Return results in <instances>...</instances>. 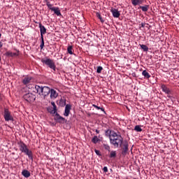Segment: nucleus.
<instances>
[{
  "mask_svg": "<svg viewBox=\"0 0 179 179\" xmlns=\"http://www.w3.org/2000/svg\"><path fill=\"white\" fill-rule=\"evenodd\" d=\"M109 157L110 159H113V158L117 157V151H114V150L111 151L110 155H109Z\"/></svg>",
  "mask_w": 179,
  "mask_h": 179,
  "instance_id": "25",
  "label": "nucleus"
},
{
  "mask_svg": "<svg viewBox=\"0 0 179 179\" xmlns=\"http://www.w3.org/2000/svg\"><path fill=\"white\" fill-rule=\"evenodd\" d=\"M71 107L72 106H71V104H66V105L64 113V117H69V113H71Z\"/></svg>",
  "mask_w": 179,
  "mask_h": 179,
  "instance_id": "10",
  "label": "nucleus"
},
{
  "mask_svg": "<svg viewBox=\"0 0 179 179\" xmlns=\"http://www.w3.org/2000/svg\"><path fill=\"white\" fill-rule=\"evenodd\" d=\"M101 71H103V67L99 66L96 67V73H101Z\"/></svg>",
  "mask_w": 179,
  "mask_h": 179,
  "instance_id": "31",
  "label": "nucleus"
},
{
  "mask_svg": "<svg viewBox=\"0 0 179 179\" xmlns=\"http://www.w3.org/2000/svg\"><path fill=\"white\" fill-rule=\"evenodd\" d=\"M52 10L54 12L57 16H61V10H59V8L58 7H55V8H52Z\"/></svg>",
  "mask_w": 179,
  "mask_h": 179,
  "instance_id": "17",
  "label": "nucleus"
},
{
  "mask_svg": "<svg viewBox=\"0 0 179 179\" xmlns=\"http://www.w3.org/2000/svg\"><path fill=\"white\" fill-rule=\"evenodd\" d=\"M41 38V45H40V47H41V50H43V48H44V37L42 36Z\"/></svg>",
  "mask_w": 179,
  "mask_h": 179,
  "instance_id": "30",
  "label": "nucleus"
},
{
  "mask_svg": "<svg viewBox=\"0 0 179 179\" xmlns=\"http://www.w3.org/2000/svg\"><path fill=\"white\" fill-rule=\"evenodd\" d=\"M95 153L97 155V156H101V154H100V150H95Z\"/></svg>",
  "mask_w": 179,
  "mask_h": 179,
  "instance_id": "38",
  "label": "nucleus"
},
{
  "mask_svg": "<svg viewBox=\"0 0 179 179\" xmlns=\"http://www.w3.org/2000/svg\"><path fill=\"white\" fill-rule=\"evenodd\" d=\"M0 101H2V94L0 92Z\"/></svg>",
  "mask_w": 179,
  "mask_h": 179,
  "instance_id": "40",
  "label": "nucleus"
},
{
  "mask_svg": "<svg viewBox=\"0 0 179 179\" xmlns=\"http://www.w3.org/2000/svg\"><path fill=\"white\" fill-rule=\"evenodd\" d=\"M122 145L123 146V150L122 152V155L123 156H125L128 152V148H129V145L128 144V141H124Z\"/></svg>",
  "mask_w": 179,
  "mask_h": 179,
  "instance_id": "9",
  "label": "nucleus"
},
{
  "mask_svg": "<svg viewBox=\"0 0 179 179\" xmlns=\"http://www.w3.org/2000/svg\"><path fill=\"white\" fill-rule=\"evenodd\" d=\"M55 121L59 124H65L66 122V120L64 117L60 116L58 113L55 114Z\"/></svg>",
  "mask_w": 179,
  "mask_h": 179,
  "instance_id": "7",
  "label": "nucleus"
},
{
  "mask_svg": "<svg viewBox=\"0 0 179 179\" xmlns=\"http://www.w3.org/2000/svg\"><path fill=\"white\" fill-rule=\"evenodd\" d=\"M22 175L25 177V178H29V177H30V172L27 170H23Z\"/></svg>",
  "mask_w": 179,
  "mask_h": 179,
  "instance_id": "19",
  "label": "nucleus"
},
{
  "mask_svg": "<svg viewBox=\"0 0 179 179\" xmlns=\"http://www.w3.org/2000/svg\"><path fill=\"white\" fill-rule=\"evenodd\" d=\"M134 131H136V132H142V128L139 125H136L134 127Z\"/></svg>",
  "mask_w": 179,
  "mask_h": 179,
  "instance_id": "28",
  "label": "nucleus"
},
{
  "mask_svg": "<svg viewBox=\"0 0 179 179\" xmlns=\"http://www.w3.org/2000/svg\"><path fill=\"white\" fill-rule=\"evenodd\" d=\"M92 143H98L99 142H100V138L99 137H97V136H94L92 138Z\"/></svg>",
  "mask_w": 179,
  "mask_h": 179,
  "instance_id": "23",
  "label": "nucleus"
},
{
  "mask_svg": "<svg viewBox=\"0 0 179 179\" xmlns=\"http://www.w3.org/2000/svg\"><path fill=\"white\" fill-rule=\"evenodd\" d=\"M161 89L164 93H166V94H170V93H171V90H170V89H169L164 84L161 85Z\"/></svg>",
  "mask_w": 179,
  "mask_h": 179,
  "instance_id": "12",
  "label": "nucleus"
},
{
  "mask_svg": "<svg viewBox=\"0 0 179 179\" xmlns=\"http://www.w3.org/2000/svg\"><path fill=\"white\" fill-rule=\"evenodd\" d=\"M3 115L5 121H13V116L12 115V112H10L8 108H4Z\"/></svg>",
  "mask_w": 179,
  "mask_h": 179,
  "instance_id": "5",
  "label": "nucleus"
},
{
  "mask_svg": "<svg viewBox=\"0 0 179 179\" xmlns=\"http://www.w3.org/2000/svg\"><path fill=\"white\" fill-rule=\"evenodd\" d=\"M142 75L145 79H149L150 78V74H149V73L146 70L143 71Z\"/></svg>",
  "mask_w": 179,
  "mask_h": 179,
  "instance_id": "20",
  "label": "nucleus"
},
{
  "mask_svg": "<svg viewBox=\"0 0 179 179\" xmlns=\"http://www.w3.org/2000/svg\"><path fill=\"white\" fill-rule=\"evenodd\" d=\"M31 81V77H25L23 80V85H29V83Z\"/></svg>",
  "mask_w": 179,
  "mask_h": 179,
  "instance_id": "18",
  "label": "nucleus"
},
{
  "mask_svg": "<svg viewBox=\"0 0 179 179\" xmlns=\"http://www.w3.org/2000/svg\"><path fill=\"white\" fill-rule=\"evenodd\" d=\"M140 47L145 52L149 51V48L146 45H140Z\"/></svg>",
  "mask_w": 179,
  "mask_h": 179,
  "instance_id": "24",
  "label": "nucleus"
},
{
  "mask_svg": "<svg viewBox=\"0 0 179 179\" xmlns=\"http://www.w3.org/2000/svg\"><path fill=\"white\" fill-rule=\"evenodd\" d=\"M109 141L110 145H113L115 148L122 146V143H124V138L120 134H117L115 131L109 134Z\"/></svg>",
  "mask_w": 179,
  "mask_h": 179,
  "instance_id": "2",
  "label": "nucleus"
},
{
  "mask_svg": "<svg viewBox=\"0 0 179 179\" xmlns=\"http://www.w3.org/2000/svg\"><path fill=\"white\" fill-rule=\"evenodd\" d=\"M39 29L41 31V38L44 37V34L47 33V29H45V27L44 25H42L41 23L39 24Z\"/></svg>",
  "mask_w": 179,
  "mask_h": 179,
  "instance_id": "11",
  "label": "nucleus"
},
{
  "mask_svg": "<svg viewBox=\"0 0 179 179\" xmlns=\"http://www.w3.org/2000/svg\"><path fill=\"white\" fill-rule=\"evenodd\" d=\"M103 170V173H107V171H108V168H107V166H104Z\"/></svg>",
  "mask_w": 179,
  "mask_h": 179,
  "instance_id": "39",
  "label": "nucleus"
},
{
  "mask_svg": "<svg viewBox=\"0 0 179 179\" xmlns=\"http://www.w3.org/2000/svg\"><path fill=\"white\" fill-rule=\"evenodd\" d=\"M110 12L113 16V17H119L121 15V13H120V11L115 8H113L110 10Z\"/></svg>",
  "mask_w": 179,
  "mask_h": 179,
  "instance_id": "13",
  "label": "nucleus"
},
{
  "mask_svg": "<svg viewBox=\"0 0 179 179\" xmlns=\"http://www.w3.org/2000/svg\"><path fill=\"white\" fill-rule=\"evenodd\" d=\"M95 131L96 132V134H100V130L96 129Z\"/></svg>",
  "mask_w": 179,
  "mask_h": 179,
  "instance_id": "42",
  "label": "nucleus"
},
{
  "mask_svg": "<svg viewBox=\"0 0 179 179\" xmlns=\"http://www.w3.org/2000/svg\"><path fill=\"white\" fill-rule=\"evenodd\" d=\"M139 9H141L143 12H148L149 10V5L141 6Z\"/></svg>",
  "mask_w": 179,
  "mask_h": 179,
  "instance_id": "21",
  "label": "nucleus"
},
{
  "mask_svg": "<svg viewBox=\"0 0 179 179\" xmlns=\"http://www.w3.org/2000/svg\"><path fill=\"white\" fill-rule=\"evenodd\" d=\"M19 150L22 153H24L26 156L28 157L29 160L33 161V151L29 149L27 147V145L24 143V142L20 141L17 142Z\"/></svg>",
  "mask_w": 179,
  "mask_h": 179,
  "instance_id": "3",
  "label": "nucleus"
},
{
  "mask_svg": "<svg viewBox=\"0 0 179 179\" xmlns=\"http://www.w3.org/2000/svg\"><path fill=\"white\" fill-rule=\"evenodd\" d=\"M19 55V50H17L16 52H13V57H17Z\"/></svg>",
  "mask_w": 179,
  "mask_h": 179,
  "instance_id": "37",
  "label": "nucleus"
},
{
  "mask_svg": "<svg viewBox=\"0 0 179 179\" xmlns=\"http://www.w3.org/2000/svg\"><path fill=\"white\" fill-rule=\"evenodd\" d=\"M23 99L28 101V103H31V101H34L36 100V95L32 93H27L23 96Z\"/></svg>",
  "mask_w": 179,
  "mask_h": 179,
  "instance_id": "6",
  "label": "nucleus"
},
{
  "mask_svg": "<svg viewBox=\"0 0 179 179\" xmlns=\"http://www.w3.org/2000/svg\"><path fill=\"white\" fill-rule=\"evenodd\" d=\"M96 17H98V19H99L101 23H104V20H103V17H101V15H100V13H97Z\"/></svg>",
  "mask_w": 179,
  "mask_h": 179,
  "instance_id": "29",
  "label": "nucleus"
},
{
  "mask_svg": "<svg viewBox=\"0 0 179 179\" xmlns=\"http://www.w3.org/2000/svg\"><path fill=\"white\" fill-rule=\"evenodd\" d=\"M59 104L60 106H66V100L65 99H61V101H59Z\"/></svg>",
  "mask_w": 179,
  "mask_h": 179,
  "instance_id": "32",
  "label": "nucleus"
},
{
  "mask_svg": "<svg viewBox=\"0 0 179 179\" xmlns=\"http://www.w3.org/2000/svg\"><path fill=\"white\" fill-rule=\"evenodd\" d=\"M46 5L48 8L50 9V10H52V9L55 8V7H52V4L50 3V2H48Z\"/></svg>",
  "mask_w": 179,
  "mask_h": 179,
  "instance_id": "33",
  "label": "nucleus"
},
{
  "mask_svg": "<svg viewBox=\"0 0 179 179\" xmlns=\"http://www.w3.org/2000/svg\"><path fill=\"white\" fill-rule=\"evenodd\" d=\"M48 113H50V114H57V110H55V109H54V108H52V107H48Z\"/></svg>",
  "mask_w": 179,
  "mask_h": 179,
  "instance_id": "22",
  "label": "nucleus"
},
{
  "mask_svg": "<svg viewBox=\"0 0 179 179\" xmlns=\"http://www.w3.org/2000/svg\"><path fill=\"white\" fill-rule=\"evenodd\" d=\"M0 61H1V56H0Z\"/></svg>",
  "mask_w": 179,
  "mask_h": 179,
  "instance_id": "44",
  "label": "nucleus"
},
{
  "mask_svg": "<svg viewBox=\"0 0 179 179\" xmlns=\"http://www.w3.org/2000/svg\"><path fill=\"white\" fill-rule=\"evenodd\" d=\"M109 141L110 145H113L115 148L122 146V143H124V138L120 134H117L115 131L109 134Z\"/></svg>",
  "mask_w": 179,
  "mask_h": 179,
  "instance_id": "1",
  "label": "nucleus"
},
{
  "mask_svg": "<svg viewBox=\"0 0 179 179\" xmlns=\"http://www.w3.org/2000/svg\"><path fill=\"white\" fill-rule=\"evenodd\" d=\"M50 99H57L58 97V94L57 93V91L54 89L50 90Z\"/></svg>",
  "mask_w": 179,
  "mask_h": 179,
  "instance_id": "14",
  "label": "nucleus"
},
{
  "mask_svg": "<svg viewBox=\"0 0 179 179\" xmlns=\"http://www.w3.org/2000/svg\"><path fill=\"white\" fill-rule=\"evenodd\" d=\"M6 57H13V52L10 51H7L5 54Z\"/></svg>",
  "mask_w": 179,
  "mask_h": 179,
  "instance_id": "34",
  "label": "nucleus"
},
{
  "mask_svg": "<svg viewBox=\"0 0 179 179\" xmlns=\"http://www.w3.org/2000/svg\"><path fill=\"white\" fill-rule=\"evenodd\" d=\"M92 107H94V108H96V110H101V111H103V113H104V114H106V110H104V108H101V107L96 106V104H93Z\"/></svg>",
  "mask_w": 179,
  "mask_h": 179,
  "instance_id": "26",
  "label": "nucleus"
},
{
  "mask_svg": "<svg viewBox=\"0 0 179 179\" xmlns=\"http://www.w3.org/2000/svg\"><path fill=\"white\" fill-rule=\"evenodd\" d=\"M51 105L52 106V108L55 109V110H57V105H55V102L54 101H52L51 102Z\"/></svg>",
  "mask_w": 179,
  "mask_h": 179,
  "instance_id": "36",
  "label": "nucleus"
},
{
  "mask_svg": "<svg viewBox=\"0 0 179 179\" xmlns=\"http://www.w3.org/2000/svg\"><path fill=\"white\" fill-rule=\"evenodd\" d=\"M42 64H45L48 68L52 69L54 72L57 71V66H55V62L54 60L48 58L41 59Z\"/></svg>",
  "mask_w": 179,
  "mask_h": 179,
  "instance_id": "4",
  "label": "nucleus"
},
{
  "mask_svg": "<svg viewBox=\"0 0 179 179\" xmlns=\"http://www.w3.org/2000/svg\"><path fill=\"white\" fill-rule=\"evenodd\" d=\"M141 27H145V24L144 23H141Z\"/></svg>",
  "mask_w": 179,
  "mask_h": 179,
  "instance_id": "43",
  "label": "nucleus"
},
{
  "mask_svg": "<svg viewBox=\"0 0 179 179\" xmlns=\"http://www.w3.org/2000/svg\"><path fill=\"white\" fill-rule=\"evenodd\" d=\"M51 90L48 87H43L41 96H43L44 99L50 94Z\"/></svg>",
  "mask_w": 179,
  "mask_h": 179,
  "instance_id": "8",
  "label": "nucleus"
},
{
  "mask_svg": "<svg viewBox=\"0 0 179 179\" xmlns=\"http://www.w3.org/2000/svg\"><path fill=\"white\" fill-rule=\"evenodd\" d=\"M145 0H131V3L133 6H138V5H142Z\"/></svg>",
  "mask_w": 179,
  "mask_h": 179,
  "instance_id": "15",
  "label": "nucleus"
},
{
  "mask_svg": "<svg viewBox=\"0 0 179 179\" xmlns=\"http://www.w3.org/2000/svg\"><path fill=\"white\" fill-rule=\"evenodd\" d=\"M3 45V44L2 43V42L0 41V48H2Z\"/></svg>",
  "mask_w": 179,
  "mask_h": 179,
  "instance_id": "41",
  "label": "nucleus"
},
{
  "mask_svg": "<svg viewBox=\"0 0 179 179\" xmlns=\"http://www.w3.org/2000/svg\"><path fill=\"white\" fill-rule=\"evenodd\" d=\"M35 92L41 96L43 94V87H40L39 85H35Z\"/></svg>",
  "mask_w": 179,
  "mask_h": 179,
  "instance_id": "16",
  "label": "nucleus"
},
{
  "mask_svg": "<svg viewBox=\"0 0 179 179\" xmlns=\"http://www.w3.org/2000/svg\"><path fill=\"white\" fill-rule=\"evenodd\" d=\"M72 50H73V47L71 45L68 46L67 52H69L70 54V55H73V52L72 51Z\"/></svg>",
  "mask_w": 179,
  "mask_h": 179,
  "instance_id": "27",
  "label": "nucleus"
},
{
  "mask_svg": "<svg viewBox=\"0 0 179 179\" xmlns=\"http://www.w3.org/2000/svg\"><path fill=\"white\" fill-rule=\"evenodd\" d=\"M103 148L106 150H108V152H110V145H107V144H103Z\"/></svg>",
  "mask_w": 179,
  "mask_h": 179,
  "instance_id": "35",
  "label": "nucleus"
}]
</instances>
